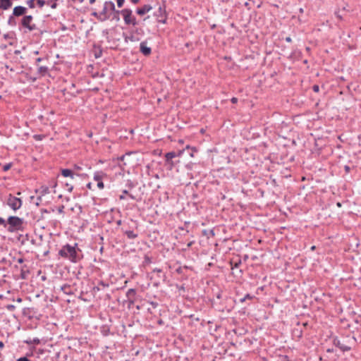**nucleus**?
Returning a JSON list of instances; mask_svg holds the SVG:
<instances>
[{
    "label": "nucleus",
    "mask_w": 361,
    "mask_h": 361,
    "mask_svg": "<svg viewBox=\"0 0 361 361\" xmlns=\"http://www.w3.org/2000/svg\"><path fill=\"white\" fill-rule=\"evenodd\" d=\"M105 177H106V174L102 171H98L94 172V173L93 179L95 181H97V187L99 189H103L104 188V183L102 182V180Z\"/></svg>",
    "instance_id": "6e6552de"
},
{
    "label": "nucleus",
    "mask_w": 361,
    "mask_h": 361,
    "mask_svg": "<svg viewBox=\"0 0 361 361\" xmlns=\"http://www.w3.org/2000/svg\"><path fill=\"white\" fill-rule=\"evenodd\" d=\"M176 288H177L179 290L185 291V287H184V286H183V285H181V286L176 285Z\"/></svg>",
    "instance_id": "79ce46f5"
},
{
    "label": "nucleus",
    "mask_w": 361,
    "mask_h": 361,
    "mask_svg": "<svg viewBox=\"0 0 361 361\" xmlns=\"http://www.w3.org/2000/svg\"><path fill=\"white\" fill-rule=\"evenodd\" d=\"M61 290H62L63 292V293H65L66 295H72L73 294L72 288L68 284H64V285L61 286Z\"/></svg>",
    "instance_id": "6ab92c4d"
},
{
    "label": "nucleus",
    "mask_w": 361,
    "mask_h": 361,
    "mask_svg": "<svg viewBox=\"0 0 361 361\" xmlns=\"http://www.w3.org/2000/svg\"><path fill=\"white\" fill-rule=\"evenodd\" d=\"M23 204L20 198L16 197L10 194L7 199V204L14 211L19 209Z\"/></svg>",
    "instance_id": "39448f33"
},
{
    "label": "nucleus",
    "mask_w": 361,
    "mask_h": 361,
    "mask_svg": "<svg viewBox=\"0 0 361 361\" xmlns=\"http://www.w3.org/2000/svg\"><path fill=\"white\" fill-rule=\"evenodd\" d=\"M39 191H40L41 196H43L49 192V187H47V186H42L39 188Z\"/></svg>",
    "instance_id": "5701e85b"
},
{
    "label": "nucleus",
    "mask_w": 361,
    "mask_h": 361,
    "mask_svg": "<svg viewBox=\"0 0 361 361\" xmlns=\"http://www.w3.org/2000/svg\"><path fill=\"white\" fill-rule=\"evenodd\" d=\"M244 297H245V298L246 300H252V299H253V298H255V296H254V295H250V294H249V293L246 294Z\"/></svg>",
    "instance_id": "4c0bfd02"
},
{
    "label": "nucleus",
    "mask_w": 361,
    "mask_h": 361,
    "mask_svg": "<svg viewBox=\"0 0 361 361\" xmlns=\"http://www.w3.org/2000/svg\"><path fill=\"white\" fill-rule=\"evenodd\" d=\"M185 149L183 150H179L178 153H176L175 152H169L165 154V159L166 161L169 163L172 159L176 157H180L182 154L184 152Z\"/></svg>",
    "instance_id": "9d476101"
},
{
    "label": "nucleus",
    "mask_w": 361,
    "mask_h": 361,
    "mask_svg": "<svg viewBox=\"0 0 361 361\" xmlns=\"http://www.w3.org/2000/svg\"><path fill=\"white\" fill-rule=\"evenodd\" d=\"M109 11H115V4L113 1H105L104 4L103 9L101 11L102 15L105 18V21L109 19L110 15Z\"/></svg>",
    "instance_id": "423d86ee"
},
{
    "label": "nucleus",
    "mask_w": 361,
    "mask_h": 361,
    "mask_svg": "<svg viewBox=\"0 0 361 361\" xmlns=\"http://www.w3.org/2000/svg\"><path fill=\"white\" fill-rule=\"evenodd\" d=\"M42 201V196H39L37 197V202H36V205L37 206H39V202Z\"/></svg>",
    "instance_id": "c03bdc74"
},
{
    "label": "nucleus",
    "mask_w": 361,
    "mask_h": 361,
    "mask_svg": "<svg viewBox=\"0 0 361 361\" xmlns=\"http://www.w3.org/2000/svg\"><path fill=\"white\" fill-rule=\"evenodd\" d=\"M277 361H291L287 355H279Z\"/></svg>",
    "instance_id": "cd10ccee"
},
{
    "label": "nucleus",
    "mask_w": 361,
    "mask_h": 361,
    "mask_svg": "<svg viewBox=\"0 0 361 361\" xmlns=\"http://www.w3.org/2000/svg\"><path fill=\"white\" fill-rule=\"evenodd\" d=\"M153 271L154 272L161 273L162 271V270L161 269H159V268H155V269H154Z\"/></svg>",
    "instance_id": "49530a36"
},
{
    "label": "nucleus",
    "mask_w": 361,
    "mask_h": 361,
    "mask_svg": "<svg viewBox=\"0 0 361 361\" xmlns=\"http://www.w3.org/2000/svg\"><path fill=\"white\" fill-rule=\"evenodd\" d=\"M30 274L28 267L26 265L22 267L20 270V278L22 279H26Z\"/></svg>",
    "instance_id": "dca6fc26"
},
{
    "label": "nucleus",
    "mask_w": 361,
    "mask_h": 361,
    "mask_svg": "<svg viewBox=\"0 0 361 361\" xmlns=\"http://www.w3.org/2000/svg\"><path fill=\"white\" fill-rule=\"evenodd\" d=\"M209 235H210L211 236H212V237H213V236H214V235H215V234H214V231H213V230H210V231H209Z\"/></svg>",
    "instance_id": "8fccbe9b"
},
{
    "label": "nucleus",
    "mask_w": 361,
    "mask_h": 361,
    "mask_svg": "<svg viewBox=\"0 0 361 361\" xmlns=\"http://www.w3.org/2000/svg\"><path fill=\"white\" fill-rule=\"evenodd\" d=\"M33 17L31 15L25 16L20 22L21 25L27 29L29 32L34 31L37 29L35 24L32 23Z\"/></svg>",
    "instance_id": "20e7f679"
},
{
    "label": "nucleus",
    "mask_w": 361,
    "mask_h": 361,
    "mask_svg": "<svg viewBox=\"0 0 361 361\" xmlns=\"http://www.w3.org/2000/svg\"><path fill=\"white\" fill-rule=\"evenodd\" d=\"M16 361H30L27 357H22L18 358Z\"/></svg>",
    "instance_id": "ea45409f"
},
{
    "label": "nucleus",
    "mask_w": 361,
    "mask_h": 361,
    "mask_svg": "<svg viewBox=\"0 0 361 361\" xmlns=\"http://www.w3.org/2000/svg\"><path fill=\"white\" fill-rule=\"evenodd\" d=\"M66 186L67 187V190L69 192H71L73 190V186L72 185H70L68 183L66 184Z\"/></svg>",
    "instance_id": "72a5a7b5"
},
{
    "label": "nucleus",
    "mask_w": 361,
    "mask_h": 361,
    "mask_svg": "<svg viewBox=\"0 0 361 361\" xmlns=\"http://www.w3.org/2000/svg\"><path fill=\"white\" fill-rule=\"evenodd\" d=\"M37 4L39 8H42L45 4H47V1L44 0H36Z\"/></svg>",
    "instance_id": "c85d7f7f"
},
{
    "label": "nucleus",
    "mask_w": 361,
    "mask_h": 361,
    "mask_svg": "<svg viewBox=\"0 0 361 361\" xmlns=\"http://www.w3.org/2000/svg\"><path fill=\"white\" fill-rule=\"evenodd\" d=\"M245 6L248 9H250V7H249V3L245 2Z\"/></svg>",
    "instance_id": "bf43d9fd"
},
{
    "label": "nucleus",
    "mask_w": 361,
    "mask_h": 361,
    "mask_svg": "<svg viewBox=\"0 0 361 361\" xmlns=\"http://www.w3.org/2000/svg\"><path fill=\"white\" fill-rule=\"evenodd\" d=\"M79 93H80V92H79V91H76L75 92H71V94L72 96L75 97V96H76L78 94H79Z\"/></svg>",
    "instance_id": "09e8293b"
},
{
    "label": "nucleus",
    "mask_w": 361,
    "mask_h": 361,
    "mask_svg": "<svg viewBox=\"0 0 361 361\" xmlns=\"http://www.w3.org/2000/svg\"><path fill=\"white\" fill-rule=\"evenodd\" d=\"M136 290L134 288H130L126 293V297L130 304H133L135 301Z\"/></svg>",
    "instance_id": "ddd939ff"
},
{
    "label": "nucleus",
    "mask_w": 361,
    "mask_h": 361,
    "mask_svg": "<svg viewBox=\"0 0 361 361\" xmlns=\"http://www.w3.org/2000/svg\"><path fill=\"white\" fill-rule=\"evenodd\" d=\"M345 170L346 172H349L350 171V167L348 166H345Z\"/></svg>",
    "instance_id": "5fc2aeb1"
},
{
    "label": "nucleus",
    "mask_w": 361,
    "mask_h": 361,
    "mask_svg": "<svg viewBox=\"0 0 361 361\" xmlns=\"http://www.w3.org/2000/svg\"><path fill=\"white\" fill-rule=\"evenodd\" d=\"M73 87H75V84L74 83H71V87L69 89L71 90V88H73Z\"/></svg>",
    "instance_id": "69168bd1"
},
{
    "label": "nucleus",
    "mask_w": 361,
    "mask_h": 361,
    "mask_svg": "<svg viewBox=\"0 0 361 361\" xmlns=\"http://www.w3.org/2000/svg\"><path fill=\"white\" fill-rule=\"evenodd\" d=\"M4 345V343L2 341H0V348H3Z\"/></svg>",
    "instance_id": "0e129e2a"
},
{
    "label": "nucleus",
    "mask_w": 361,
    "mask_h": 361,
    "mask_svg": "<svg viewBox=\"0 0 361 361\" xmlns=\"http://www.w3.org/2000/svg\"><path fill=\"white\" fill-rule=\"evenodd\" d=\"M239 300L240 302H244L246 300V299L245 298V297H243V298H240Z\"/></svg>",
    "instance_id": "6e6d98bb"
},
{
    "label": "nucleus",
    "mask_w": 361,
    "mask_h": 361,
    "mask_svg": "<svg viewBox=\"0 0 361 361\" xmlns=\"http://www.w3.org/2000/svg\"><path fill=\"white\" fill-rule=\"evenodd\" d=\"M326 352H327V353H333V352H334V349H332V348H331H331H328V349L326 350Z\"/></svg>",
    "instance_id": "4d7b16f0"
},
{
    "label": "nucleus",
    "mask_w": 361,
    "mask_h": 361,
    "mask_svg": "<svg viewBox=\"0 0 361 361\" xmlns=\"http://www.w3.org/2000/svg\"><path fill=\"white\" fill-rule=\"evenodd\" d=\"M191 149H192V152H190V155L191 157H193V156H194V154H193V153H194V152H197V150H196L195 148H191Z\"/></svg>",
    "instance_id": "a18cd8bd"
},
{
    "label": "nucleus",
    "mask_w": 361,
    "mask_h": 361,
    "mask_svg": "<svg viewBox=\"0 0 361 361\" xmlns=\"http://www.w3.org/2000/svg\"><path fill=\"white\" fill-rule=\"evenodd\" d=\"M148 302L152 306L153 308H157L159 305L157 302L149 301Z\"/></svg>",
    "instance_id": "c9c22d12"
},
{
    "label": "nucleus",
    "mask_w": 361,
    "mask_h": 361,
    "mask_svg": "<svg viewBox=\"0 0 361 361\" xmlns=\"http://www.w3.org/2000/svg\"><path fill=\"white\" fill-rule=\"evenodd\" d=\"M12 19H13V16H10L9 19H8V23L11 24V22H12Z\"/></svg>",
    "instance_id": "052dcab7"
},
{
    "label": "nucleus",
    "mask_w": 361,
    "mask_h": 361,
    "mask_svg": "<svg viewBox=\"0 0 361 361\" xmlns=\"http://www.w3.org/2000/svg\"><path fill=\"white\" fill-rule=\"evenodd\" d=\"M231 102L233 103V104H235L238 102V98L236 97H232L231 99Z\"/></svg>",
    "instance_id": "37998d69"
},
{
    "label": "nucleus",
    "mask_w": 361,
    "mask_h": 361,
    "mask_svg": "<svg viewBox=\"0 0 361 361\" xmlns=\"http://www.w3.org/2000/svg\"><path fill=\"white\" fill-rule=\"evenodd\" d=\"M78 244L75 243L74 246L69 244L63 245L59 251V255L65 259H68L71 262L75 263L80 259L78 252L81 250L77 248Z\"/></svg>",
    "instance_id": "f257e3e1"
},
{
    "label": "nucleus",
    "mask_w": 361,
    "mask_h": 361,
    "mask_svg": "<svg viewBox=\"0 0 361 361\" xmlns=\"http://www.w3.org/2000/svg\"><path fill=\"white\" fill-rule=\"evenodd\" d=\"M285 40L287 42H292V39L290 37H286Z\"/></svg>",
    "instance_id": "de8ad7c7"
},
{
    "label": "nucleus",
    "mask_w": 361,
    "mask_h": 361,
    "mask_svg": "<svg viewBox=\"0 0 361 361\" xmlns=\"http://www.w3.org/2000/svg\"><path fill=\"white\" fill-rule=\"evenodd\" d=\"M44 59L47 60V59L37 58V59H36V65H37V66H39V64H38V63H39V62H41V61H44Z\"/></svg>",
    "instance_id": "a19ab883"
},
{
    "label": "nucleus",
    "mask_w": 361,
    "mask_h": 361,
    "mask_svg": "<svg viewBox=\"0 0 361 361\" xmlns=\"http://www.w3.org/2000/svg\"><path fill=\"white\" fill-rule=\"evenodd\" d=\"M87 187L89 189H91V188H92L91 183H89L88 184H87Z\"/></svg>",
    "instance_id": "e2e57ef3"
},
{
    "label": "nucleus",
    "mask_w": 361,
    "mask_h": 361,
    "mask_svg": "<svg viewBox=\"0 0 361 361\" xmlns=\"http://www.w3.org/2000/svg\"><path fill=\"white\" fill-rule=\"evenodd\" d=\"M38 66V69H37V73L41 75V76H45L46 75L48 74V72H49V68L47 66Z\"/></svg>",
    "instance_id": "a211bd4d"
},
{
    "label": "nucleus",
    "mask_w": 361,
    "mask_h": 361,
    "mask_svg": "<svg viewBox=\"0 0 361 361\" xmlns=\"http://www.w3.org/2000/svg\"><path fill=\"white\" fill-rule=\"evenodd\" d=\"M188 269V267L187 266H185L183 267H179L178 268L176 269V271L179 274H182L183 273V269Z\"/></svg>",
    "instance_id": "c756f323"
},
{
    "label": "nucleus",
    "mask_w": 361,
    "mask_h": 361,
    "mask_svg": "<svg viewBox=\"0 0 361 361\" xmlns=\"http://www.w3.org/2000/svg\"><path fill=\"white\" fill-rule=\"evenodd\" d=\"M123 37L125 42L128 43L129 41L134 42L135 41V36L133 35H131L130 36H128L123 33Z\"/></svg>",
    "instance_id": "4be33fe9"
},
{
    "label": "nucleus",
    "mask_w": 361,
    "mask_h": 361,
    "mask_svg": "<svg viewBox=\"0 0 361 361\" xmlns=\"http://www.w3.org/2000/svg\"><path fill=\"white\" fill-rule=\"evenodd\" d=\"M6 308H7V310H11V311H12V310H15L16 307H15V305H8L6 306Z\"/></svg>",
    "instance_id": "58836bf2"
},
{
    "label": "nucleus",
    "mask_w": 361,
    "mask_h": 361,
    "mask_svg": "<svg viewBox=\"0 0 361 361\" xmlns=\"http://www.w3.org/2000/svg\"><path fill=\"white\" fill-rule=\"evenodd\" d=\"M6 223H7V221H6L2 217H0V225L1 226H3L5 228H6V227H7V224Z\"/></svg>",
    "instance_id": "7c9ffc66"
},
{
    "label": "nucleus",
    "mask_w": 361,
    "mask_h": 361,
    "mask_svg": "<svg viewBox=\"0 0 361 361\" xmlns=\"http://www.w3.org/2000/svg\"><path fill=\"white\" fill-rule=\"evenodd\" d=\"M151 263H152V258L147 255H145L143 264H149Z\"/></svg>",
    "instance_id": "bb28decb"
},
{
    "label": "nucleus",
    "mask_w": 361,
    "mask_h": 361,
    "mask_svg": "<svg viewBox=\"0 0 361 361\" xmlns=\"http://www.w3.org/2000/svg\"><path fill=\"white\" fill-rule=\"evenodd\" d=\"M11 166H12L11 163L6 164L3 166V171H7L8 170H9L11 169Z\"/></svg>",
    "instance_id": "2f4dec72"
},
{
    "label": "nucleus",
    "mask_w": 361,
    "mask_h": 361,
    "mask_svg": "<svg viewBox=\"0 0 361 361\" xmlns=\"http://www.w3.org/2000/svg\"><path fill=\"white\" fill-rule=\"evenodd\" d=\"M118 7L121 8L123 6L125 0H116Z\"/></svg>",
    "instance_id": "f704fd0d"
},
{
    "label": "nucleus",
    "mask_w": 361,
    "mask_h": 361,
    "mask_svg": "<svg viewBox=\"0 0 361 361\" xmlns=\"http://www.w3.org/2000/svg\"><path fill=\"white\" fill-rule=\"evenodd\" d=\"M6 224V230L10 233L23 231L24 229L23 219L16 216H10Z\"/></svg>",
    "instance_id": "f03ea898"
},
{
    "label": "nucleus",
    "mask_w": 361,
    "mask_h": 361,
    "mask_svg": "<svg viewBox=\"0 0 361 361\" xmlns=\"http://www.w3.org/2000/svg\"><path fill=\"white\" fill-rule=\"evenodd\" d=\"M154 16L159 23H166V13L165 6H159L158 10L154 13Z\"/></svg>",
    "instance_id": "0eeeda50"
},
{
    "label": "nucleus",
    "mask_w": 361,
    "mask_h": 361,
    "mask_svg": "<svg viewBox=\"0 0 361 361\" xmlns=\"http://www.w3.org/2000/svg\"><path fill=\"white\" fill-rule=\"evenodd\" d=\"M128 191L127 190H123V194L119 196L120 200H124L126 198L125 195H128Z\"/></svg>",
    "instance_id": "473e14b6"
},
{
    "label": "nucleus",
    "mask_w": 361,
    "mask_h": 361,
    "mask_svg": "<svg viewBox=\"0 0 361 361\" xmlns=\"http://www.w3.org/2000/svg\"><path fill=\"white\" fill-rule=\"evenodd\" d=\"M312 90L315 92H318L319 91V87L318 85H314L312 87Z\"/></svg>",
    "instance_id": "e433bc0d"
},
{
    "label": "nucleus",
    "mask_w": 361,
    "mask_h": 361,
    "mask_svg": "<svg viewBox=\"0 0 361 361\" xmlns=\"http://www.w3.org/2000/svg\"><path fill=\"white\" fill-rule=\"evenodd\" d=\"M75 169H77V170H80L81 169V167L77 166V165H75Z\"/></svg>",
    "instance_id": "680f3d73"
},
{
    "label": "nucleus",
    "mask_w": 361,
    "mask_h": 361,
    "mask_svg": "<svg viewBox=\"0 0 361 361\" xmlns=\"http://www.w3.org/2000/svg\"><path fill=\"white\" fill-rule=\"evenodd\" d=\"M128 197H129L130 199H132V200H135V196H133L132 194H129V193H128Z\"/></svg>",
    "instance_id": "603ef678"
},
{
    "label": "nucleus",
    "mask_w": 361,
    "mask_h": 361,
    "mask_svg": "<svg viewBox=\"0 0 361 361\" xmlns=\"http://www.w3.org/2000/svg\"><path fill=\"white\" fill-rule=\"evenodd\" d=\"M12 6V1L11 0H0V8L3 10H7Z\"/></svg>",
    "instance_id": "2eb2a0df"
},
{
    "label": "nucleus",
    "mask_w": 361,
    "mask_h": 361,
    "mask_svg": "<svg viewBox=\"0 0 361 361\" xmlns=\"http://www.w3.org/2000/svg\"><path fill=\"white\" fill-rule=\"evenodd\" d=\"M140 51L144 56H149L152 52L151 48L147 46L146 42H142L140 43Z\"/></svg>",
    "instance_id": "9b49d317"
},
{
    "label": "nucleus",
    "mask_w": 361,
    "mask_h": 361,
    "mask_svg": "<svg viewBox=\"0 0 361 361\" xmlns=\"http://www.w3.org/2000/svg\"><path fill=\"white\" fill-rule=\"evenodd\" d=\"M47 5H49V6H50V7H51L52 9H55V8H56V7H57V6H58L57 3H56L55 1H54V2H53V1H52V0H51V1H47Z\"/></svg>",
    "instance_id": "a878e982"
},
{
    "label": "nucleus",
    "mask_w": 361,
    "mask_h": 361,
    "mask_svg": "<svg viewBox=\"0 0 361 361\" xmlns=\"http://www.w3.org/2000/svg\"><path fill=\"white\" fill-rule=\"evenodd\" d=\"M121 14L123 17L124 22L126 25H137L136 18L133 16L132 11L129 8H124L121 11Z\"/></svg>",
    "instance_id": "7ed1b4c3"
},
{
    "label": "nucleus",
    "mask_w": 361,
    "mask_h": 361,
    "mask_svg": "<svg viewBox=\"0 0 361 361\" xmlns=\"http://www.w3.org/2000/svg\"><path fill=\"white\" fill-rule=\"evenodd\" d=\"M152 7L149 4H145L141 8H137L136 10V13L140 16H143L145 13H148L151 11Z\"/></svg>",
    "instance_id": "4468645a"
},
{
    "label": "nucleus",
    "mask_w": 361,
    "mask_h": 361,
    "mask_svg": "<svg viewBox=\"0 0 361 361\" xmlns=\"http://www.w3.org/2000/svg\"><path fill=\"white\" fill-rule=\"evenodd\" d=\"M333 343L335 346L338 347L342 352L349 351L351 349L350 346L344 343V342H342L337 337H335L333 339Z\"/></svg>",
    "instance_id": "1a4fd4ad"
},
{
    "label": "nucleus",
    "mask_w": 361,
    "mask_h": 361,
    "mask_svg": "<svg viewBox=\"0 0 361 361\" xmlns=\"http://www.w3.org/2000/svg\"><path fill=\"white\" fill-rule=\"evenodd\" d=\"M96 0H90V4H92L95 2Z\"/></svg>",
    "instance_id": "774afa93"
},
{
    "label": "nucleus",
    "mask_w": 361,
    "mask_h": 361,
    "mask_svg": "<svg viewBox=\"0 0 361 361\" xmlns=\"http://www.w3.org/2000/svg\"><path fill=\"white\" fill-rule=\"evenodd\" d=\"M25 343L30 345V344H39L40 343V341L38 338H35L32 340H27L25 341Z\"/></svg>",
    "instance_id": "b1692460"
},
{
    "label": "nucleus",
    "mask_w": 361,
    "mask_h": 361,
    "mask_svg": "<svg viewBox=\"0 0 361 361\" xmlns=\"http://www.w3.org/2000/svg\"><path fill=\"white\" fill-rule=\"evenodd\" d=\"M27 12V8L22 6H17L14 7L13 11V15L15 16H20L25 14Z\"/></svg>",
    "instance_id": "f8f14e48"
},
{
    "label": "nucleus",
    "mask_w": 361,
    "mask_h": 361,
    "mask_svg": "<svg viewBox=\"0 0 361 361\" xmlns=\"http://www.w3.org/2000/svg\"><path fill=\"white\" fill-rule=\"evenodd\" d=\"M300 13H302L304 12V9L302 8H300L299 9Z\"/></svg>",
    "instance_id": "338daca9"
},
{
    "label": "nucleus",
    "mask_w": 361,
    "mask_h": 361,
    "mask_svg": "<svg viewBox=\"0 0 361 361\" xmlns=\"http://www.w3.org/2000/svg\"><path fill=\"white\" fill-rule=\"evenodd\" d=\"M125 234L129 239H135L137 237V234L135 233L133 231H126Z\"/></svg>",
    "instance_id": "412c9836"
},
{
    "label": "nucleus",
    "mask_w": 361,
    "mask_h": 361,
    "mask_svg": "<svg viewBox=\"0 0 361 361\" xmlns=\"http://www.w3.org/2000/svg\"><path fill=\"white\" fill-rule=\"evenodd\" d=\"M91 15L95 17L98 20L101 22L105 21L104 17L102 16V13H97V11H94L91 13Z\"/></svg>",
    "instance_id": "aec40b11"
},
{
    "label": "nucleus",
    "mask_w": 361,
    "mask_h": 361,
    "mask_svg": "<svg viewBox=\"0 0 361 361\" xmlns=\"http://www.w3.org/2000/svg\"><path fill=\"white\" fill-rule=\"evenodd\" d=\"M124 158H125V155H122L120 157H118V159L120 161H123L124 159Z\"/></svg>",
    "instance_id": "864d4df0"
},
{
    "label": "nucleus",
    "mask_w": 361,
    "mask_h": 361,
    "mask_svg": "<svg viewBox=\"0 0 361 361\" xmlns=\"http://www.w3.org/2000/svg\"><path fill=\"white\" fill-rule=\"evenodd\" d=\"M61 175L63 177H70L71 178H74L75 173L73 171L69 169H61Z\"/></svg>",
    "instance_id": "f3484780"
},
{
    "label": "nucleus",
    "mask_w": 361,
    "mask_h": 361,
    "mask_svg": "<svg viewBox=\"0 0 361 361\" xmlns=\"http://www.w3.org/2000/svg\"><path fill=\"white\" fill-rule=\"evenodd\" d=\"M133 4H137L140 0H130Z\"/></svg>",
    "instance_id": "13d9d810"
},
{
    "label": "nucleus",
    "mask_w": 361,
    "mask_h": 361,
    "mask_svg": "<svg viewBox=\"0 0 361 361\" xmlns=\"http://www.w3.org/2000/svg\"><path fill=\"white\" fill-rule=\"evenodd\" d=\"M23 262H24L23 258H19V259H18V262L19 264H22Z\"/></svg>",
    "instance_id": "3c124183"
},
{
    "label": "nucleus",
    "mask_w": 361,
    "mask_h": 361,
    "mask_svg": "<svg viewBox=\"0 0 361 361\" xmlns=\"http://www.w3.org/2000/svg\"><path fill=\"white\" fill-rule=\"evenodd\" d=\"M113 12V20H115L116 21H118L120 20L119 14H121V11H117L115 9V11Z\"/></svg>",
    "instance_id": "393cba45"
}]
</instances>
